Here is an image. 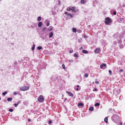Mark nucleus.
<instances>
[{
	"label": "nucleus",
	"instance_id": "52",
	"mask_svg": "<svg viewBox=\"0 0 125 125\" xmlns=\"http://www.w3.org/2000/svg\"><path fill=\"white\" fill-rule=\"evenodd\" d=\"M46 29V28H44V29H43V30L44 31H45V30Z\"/></svg>",
	"mask_w": 125,
	"mask_h": 125
},
{
	"label": "nucleus",
	"instance_id": "27",
	"mask_svg": "<svg viewBox=\"0 0 125 125\" xmlns=\"http://www.w3.org/2000/svg\"><path fill=\"white\" fill-rule=\"evenodd\" d=\"M35 44L32 47V50H34L35 49Z\"/></svg>",
	"mask_w": 125,
	"mask_h": 125
},
{
	"label": "nucleus",
	"instance_id": "24",
	"mask_svg": "<svg viewBox=\"0 0 125 125\" xmlns=\"http://www.w3.org/2000/svg\"><path fill=\"white\" fill-rule=\"evenodd\" d=\"M119 46L120 48H122L124 47L123 45L122 44H120Z\"/></svg>",
	"mask_w": 125,
	"mask_h": 125
},
{
	"label": "nucleus",
	"instance_id": "6",
	"mask_svg": "<svg viewBox=\"0 0 125 125\" xmlns=\"http://www.w3.org/2000/svg\"><path fill=\"white\" fill-rule=\"evenodd\" d=\"M100 51V49L99 48H96L94 51V52L96 53H98Z\"/></svg>",
	"mask_w": 125,
	"mask_h": 125
},
{
	"label": "nucleus",
	"instance_id": "7",
	"mask_svg": "<svg viewBox=\"0 0 125 125\" xmlns=\"http://www.w3.org/2000/svg\"><path fill=\"white\" fill-rule=\"evenodd\" d=\"M66 92L69 95V96L72 97L73 96V93L67 91H66Z\"/></svg>",
	"mask_w": 125,
	"mask_h": 125
},
{
	"label": "nucleus",
	"instance_id": "29",
	"mask_svg": "<svg viewBox=\"0 0 125 125\" xmlns=\"http://www.w3.org/2000/svg\"><path fill=\"white\" fill-rule=\"evenodd\" d=\"M84 77H87L88 76V74L87 73L85 74L84 75Z\"/></svg>",
	"mask_w": 125,
	"mask_h": 125
},
{
	"label": "nucleus",
	"instance_id": "36",
	"mask_svg": "<svg viewBox=\"0 0 125 125\" xmlns=\"http://www.w3.org/2000/svg\"><path fill=\"white\" fill-rule=\"evenodd\" d=\"M34 24L32 23V25L31 26V27L33 28L34 26Z\"/></svg>",
	"mask_w": 125,
	"mask_h": 125
},
{
	"label": "nucleus",
	"instance_id": "8",
	"mask_svg": "<svg viewBox=\"0 0 125 125\" xmlns=\"http://www.w3.org/2000/svg\"><path fill=\"white\" fill-rule=\"evenodd\" d=\"M106 67V65L105 64L103 63L102 64L100 65V67L101 68H102L103 67Z\"/></svg>",
	"mask_w": 125,
	"mask_h": 125
},
{
	"label": "nucleus",
	"instance_id": "25",
	"mask_svg": "<svg viewBox=\"0 0 125 125\" xmlns=\"http://www.w3.org/2000/svg\"><path fill=\"white\" fill-rule=\"evenodd\" d=\"M74 56L75 57H78V55L77 54H76V53H75L74 54Z\"/></svg>",
	"mask_w": 125,
	"mask_h": 125
},
{
	"label": "nucleus",
	"instance_id": "45",
	"mask_svg": "<svg viewBox=\"0 0 125 125\" xmlns=\"http://www.w3.org/2000/svg\"><path fill=\"white\" fill-rule=\"evenodd\" d=\"M95 83L96 84H98L99 83V82L98 81H96L95 82Z\"/></svg>",
	"mask_w": 125,
	"mask_h": 125
},
{
	"label": "nucleus",
	"instance_id": "12",
	"mask_svg": "<svg viewBox=\"0 0 125 125\" xmlns=\"http://www.w3.org/2000/svg\"><path fill=\"white\" fill-rule=\"evenodd\" d=\"M82 52L84 53L87 54L88 53V52L86 50H83L82 51Z\"/></svg>",
	"mask_w": 125,
	"mask_h": 125
},
{
	"label": "nucleus",
	"instance_id": "28",
	"mask_svg": "<svg viewBox=\"0 0 125 125\" xmlns=\"http://www.w3.org/2000/svg\"><path fill=\"white\" fill-rule=\"evenodd\" d=\"M42 48V47L41 46H38L37 47V49L39 50H40Z\"/></svg>",
	"mask_w": 125,
	"mask_h": 125
},
{
	"label": "nucleus",
	"instance_id": "33",
	"mask_svg": "<svg viewBox=\"0 0 125 125\" xmlns=\"http://www.w3.org/2000/svg\"><path fill=\"white\" fill-rule=\"evenodd\" d=\"M50 23L49 22H47V23L46 25L47 26H48L49 25Z\"/></svg>",
	"mask_w": 125,
	"mask_h": 125
},
{
	"label": "nucleus",
	"instance_id": "41",
	"mask_svg": "<svg viewBox=\"0 0 125 125\" xmlns=\"http://www.w3.org/2000/svg\"><path fill=\"white\" fill-rule=\"evenodd\" d=\"M83 47L82 46H81V47L79 49L80 50H82L83 49Z\"/></svg>",
	"mask_w": 125,
	"mask_h": 125
},
{
	"label": "nucleus",
	"instance_id": "38",
	"mask_svg": "<svg viewBox=\"0 0 125 125\" xmlns=\"http://www.w3.org/2000/svg\"><path fill=\"white\" fill-rule=\"evenodd\" d=\"M109 73L110 74V75H111V73H112V71L111 70H109Z\"/></svg>",
	"mask_w": 125,
	"mask_h": 125
},
{
	"label": "nucleus",
	"instance_id": "39",
	"mask_svg": "<svg viewBox=\"0 0 125 125\" xmlns=\"http://www.w3.org/2000/svg\"><path fill=\"white\" fill-rule=\"evenodd\" d=\"M18 104H19V103H18L17 104H14V106H15V107H16L17 106V105H18Z\"/></svg>",
	"mask_w": 125,
	"mask_h": 125
},
{
	"label": "nucleus",
	"instance_id": "3",
	"mask_svg": "<svg viewBox=\"0 0 125 125\" xmlns=\"http://www.w3.org/2000/svg\"><path fill=\"white\" fill-rule=\"evenodd\" d=\"M43 32V33H40L39 34L40 35L41 34V37H42L43 39H44L45 37L46 36V32Z\"/></svg>",
	"mask_w": 125,
	"mask_h": 125
},
{
	"label": "nucleus",
	"instance_id": "51",
	"mask_svg": "<svg viewBox=\"0 0 125 125\" xmlns=\"http://www.w3.org/2000/svg\"><path fill=\"white\" fill-rule=\"evenodd\" d=\"M76 87H79V86L78 85H77L76 86Z\"/></svg>",
	"mask_w": 125,
	"mask_h": 125
},
{
	"label": "nucleus",
	"instance_id": "22",
	"mask_svg": "<svg viewBox=\"0 0 125 125\" xmlns=\"http://www.w3.org/2000/svg\"><path fill=\"white\" fill-rule=\"evenodd\" d=\"M7 93V92L6 91H5L4 92L2 93V95H4L5 94H6Z\"/></svg>",
	"mask_w": 125,
	"mask_h": 125
},
{
	"label": "nucleus",
	"instance_id": "42",
	"mask_svg": "<svg viewBox=\"0 0 125 125\" xmlns=\"http://www.w3.org/2000/svg\"><path fill=\"white\" fill-rule=\"evenodd\" d=\"M113 14L114 15H116V12L115 11H114L113 13Z\"/></svg>",
	"mask_w": 125,
	"mask_h": 125
},
{
	"label": "nucleus",
	"instance_id": "40",
	"mask_svg": "<svg viewBox=\"0 0 125 125\" xmlns=\"http://www.w3.org/2000/svg\"><path fill=\"white\" fill-rule=\"evenodd\" d=\"M73 50H70L69 51V52L70 53H72L73 52Z\"/></svg>",
	"mask_w": 125,
	"mask_h": 125
},
{
	"label": "nucleus",
	"instance_id": "63",
	"mask_svg": "<svg viewBox=\"0 0 125 125\" xmlns=\"http://www.w3.org/2000/svg\"><path fill=\"white\" fill-rule=\"evenodd\" d=\"M66 99H65V100H66Z\"/></svg>",
	"mask_w": 125,
	"mask_h": 125
},
{
	"label": "nucleus",
	"instance_id": "14",
	"mask_svg": "<svg viewBox=\"0 0 125 125\" xmlns=\"http://www.w3.org/2000/svg\"><path fill=\"white\" fill-rule=\"evenodd\" d=\"M94 108L93 107H91L89 108V110L90 111H92L94 110Z\"/></svg>",
	"mask_w": 125,
	"mask_h": 125
},
{
	"label": "nucleus",
	"instance_id": "18",
	"mask_svg": "<svg viewBox=\"0 0 125 125\" xmlns=\"http://www.w3.org/2000/svg\"><path fill=\"white\" fill-rule=\"evenodd\" d=\"M78 106H83V104L82 103H79L78 104Z\"/></svg>",
	"mask_w": 125,
	"mask_h": 125
},
{
	"label": "nucleus",
	"instance_id": "53",
	"mask_svg": "<svg viewBox=\"0 0 125 125\" xmlns=\"http://www.w3.org/2000/svg\"><path fill=\"white\" fill-rule=\"evenodd\" d=\"M56 79H57V80L59 79V78H58V77H56Z\"/></svg>",
	"mask_w": 125,
	"mask_h": 125
},
{
	"label": "nucleus",
	"instance_id": "49",
	"mask_svg": "<svg viewBox=\"0 0 125 125\" xmlns=\"http://www.w3.org/2000/svg\"><path fill=\"white\" fill-rule=\"evenodd\" d=\"M112 110V109L111 108H110L109 109V111H111Z\"/></svg>",
	"mask_w": 125,
	"mask_h": 125
},
{
	"label": "nucleus",
	"instance_id": "9",
	"mask_svg": "<svg viewBox=\"0 0 125 125\" xmlns=\"http://www.w3.org/2000/svg\"><path fill=\"white\" fill-rule=\"evenodd\" d=\"M75 7H73L71 9V11L73 12H76V10H74V9L75 8Z\"/></svg>",
	"mask_w": 125,
	"mask_h": 125
},
{
	"label": "nucleus",
	"instance_id": "16",
	"mask_svg": "<svg viewBox=\"0 0 125 125\" xmlns=\"http://www.w3.org/2000/svg\"><path fill=\"white\" fill-rule=\"evenodd\" d=\"M85 2V0H81V4H84Z\"/></svg>",
	"mask_w": 125,
	"mask_h": 125
},
{
	"label": "nucleus",
	"instance_id": "48",
	"mask_svg": "<svg viewBox=\"0 0 125 125\" xmlns=\"http://www.w3.org/2000/svg\"><path fill=\"white\" fill-rule=\"evenodd\" d=\"M58 2H59V4L60 5V3H61L60 1H59Z\"/></svg>",
	"mask_w": 125,
	"mask_h": 125
},
{
	"label": "nucleus",
	"instance_id": "20",
	"mask_svg": "<svg viewBox=\"0 0 125 125\" xmlns=\"http://www.w3.org/2000/svg\"><path fill=\"white\" fill-rule=\"evenodd\" d=\"M100 105V104H99L98 103H96L95 104V106H99Z\"/></svg>",
	"mask_w": 125,
	"mask_h": 125
},
{
	"label": "nucleus",
	"instance_id": "60",
	"mask_svg": "<svg viewBox=\"0 0 125 125\" xmlns=\"http://www.w3.org/2000/svg\"><path fill=\"white\" fill-rule=\"evenodd\" d=\"M0 99H1V98H0Z\"/></svg>",
	"mask_w": 125,
	"mask_h": 125
},
{
	"label": "nucleus",
	"instance_id": "32",
	"mask_svg": "<svg viewBox=\"0 0 125 125\" xmlns=\"http://www.w3.org/2000/svg\"><path fill=\"white\" fill-rule=\"evenodd\" d=\"M9 111L11 112L13 111V109H10Z\"/></svg>",
	"mask_w": 125,
	"mask_h": 125
},
{
	"label": "nucleus",
	"instance_id": "13",
	"mask_svg": "<svg viewBox=\"0 0 125 125\" xmlns=\"http://www.w3.org/2000/svg\"><path fill=\"white\" fill-rule=\"evenodd\" d=\"M76 86H75L74 87V89L75 90H76V91H78L79 90H80V88H76Z\"/></svg>",
	"mask_w": 125,
	"mask_h": 125
},
{
	"label": "nucleus",
	"instance_id": "30",
	"mask_svg": "<svg viewBox=\"0 0 125 125\" xmlns=\"http://www.w3.org/2000/svg\"><path fill=\"white\" fill-rule=\"evenodd\" d=\"M62 67L63 69H65V66L64 65V64H62Z\"/></svg>",
	"mask_w": 125,
	"mask_h": 125
},
{
	"label": "nucleus",
	"instance_id": "50",
	"mask_svg": "<svg viewBox=\"0 0 125 125\" xmlns=\"http://www.w3.org/2000/svg\"><path fill=\"white\" fill-rule=\"evenodd\" d=\"M78 42H81V41L80 40V39H79L78 40Z\"/></svg>",
	"mask_w": 125,
	"mask_h": 125
},
{
	"label": "nucleus",
	"instance_id": "21",
	"mask_svg": "<svg viewBox=\"0 0 125 125\" xmlns=\"http://www.w3.org/2000/svg\"><path fill=\"white\" fill-rule=\"evenodd\" d=\"M7 100L9 101H10L12 100V98H7Z\"/></svg>",
	"mask_w": 125,
	"mask_h": 125
},
{
	"label": "nucleus",
	"instance_id": "26",
	"mask_svg": "<svg viewBox=\"0 0 125 125\" xmlns=\"http://www.w3.org/2000/svg\"><path fill=\"white\" fill-rule=\"evenodd\" d=\"M68 15L71 18H72L73 17V16L72 15L70 14H68Z\"/></svg>",
	"mask_w": 125,
	"mask_h": 125
},
{
	"label": "nucleus",
	"instance_id": "17",
	"mask_svg": "<svg viewBox=\"0 0 125 125\" xmlns=\"http://www.w3.org/2000/svg\"><path fill=\"white\" fill-rule=\"evenodd\" d=\"M104 121L105 123H107L108 122V118L107 117H105L104 119Z\"/></svg>",
	"mask_w": 125,
	"mask_h": 125
},
{
	"label": "nucleus",
	"instance_id": "57",
	"mask_svg": "<svg viewBox=\"0 0 125 125\" xmlns=\"http://www.w3.org/2000/svg\"><path fill=\"white\" fill-rule=\"evenodd\" d=\"M38 84L39 85H40V83H38Z\"/></svg>",
	"mask_w": 125,
	"mask_h": 125
},
{
	"label": "nucleus",
	"instance_id": "37",
	"mask_svg": "<svg viewBox=\"0 0 125 125\" xmlns=\"http://www.w3.org/2000/svg\"><path fill=\"white\" fill-rule=\"evenodd\" d=\"M71 10V9L70 8H68L67 9V10L68 11H70Z\"/></svg>",
	"mask_w": 125,
	"mask_h": 125
},
{
	"label": "nucleus",
	"instance_id": "58",
	"mask_svg": "<svg viewBox=\"0 0 125 125\" xmlns=\"http://www.w3.org/2000/svg\"><path fill=\"white\" fill-rule=\"evenodd\" d=\"M114 110H114V109H113V111H114Z\"/></svg>",
	"mask_w": 125,
	"mask_h": 125
},
{
	"label": "nucleus",
	"instance_id": "23",
	"mask_svg": "<svg viewBox=\"0 0 125 125\" xmlns=\"http://www.w3.org/2000/svg\"><path fill=\"white\" fill-rule=\"evenodd\" d=\"M72 31H76L77 29L76 28H73Z\"/></svg>",
	"mask_w": 125,
	"mask_h": 125
},
{
	"label": "nucleus",
	"instance_id": "11",
	"mask_svg": "<svg viewBox=\"0 0 125 125\" xmlns=\"http://www.w3.org/2000/svg\"><path fill=\"white\" fill-rule=\"evenodd\" d=\"M42 25V23L41 22H39L38 24V26L39 27H41Z\"/></svg>",
	"mask_w": 125,
	"mask_h": 125
},
{
	"label": "nucleus",
	"instance_id": "62",
	"mask_svg": "<svg viewBox=\"0 0 125 125\" xmlns=\"http://www.w3.org/2000/svg\"><path fill=\"white\" fill-rule=\"evenodd\" d=\"M66 99H65V100H66Z\"/></svg>",
	"mask_w": 125,
	"mask_h": 125
},
{
	"label": "nucleus",
	"instance_id": "46",
	"mask_svg": "<svg viewBox=\"0 0 125 125\" xmlns=\"http://www.w3.org/2000/svg\"><path fill=\"white\" fill-rule=\"evenodd\" d=\"M97 90L96 89V88H95L94 89V91H97Z\"/></svg>",
	"mask_w": 125,
	"mask_h": 125
},
{
	"label": "nucleus",
	"instance_id": "61",
	"mask_svg": "<svg viewBox=\"0 0 125 125\" xmlns=\"http://www.w3.org/2000/svg\"><path fill=\"white\" fill-rule=\"evenodd\" d=\"M120 43L121 42L120 41Z\"/></svg>",
	"mask_w": 125,
	"mask_h": 125
},
{
	"label": "nucleus",
	"instance_id": "1",
	"mask_svg": "<svg viewBox=\"0 0 125 125\" xmlns=\"http://www.w3.org/2000/svg\"><path fill=\"white\" fill-rule=\"evenodd\" d=\"M111 119L114 122H118L119 120V116L116 114L112 116Z\"/></svg>",
	"mask_w": 125,
	"mask_h": 125
},
{
	"label": "nucleus",
	"instance_id": "43",
	"mask_svg": "<svg viewBox=\"0 0 125 125\" xmlns=\"http://www.w3.org/2000/svg\"><path fill=\"white\" fill-rule=\"evenodd\" d=\"M69 62H73V61L72 60H69Z\"/></svg>",
	"mask_w": 125,
	"mask_h": 125
},
{
	"label": "nucleus",
	"instance_id": "54",
	"mask_svg": "<svg viewBox=\"0 0 125 125\" xmlns=\"http://www.w3.org/2000/svg\"><path fill=\"white\" fill-rule=\"evenodd\" d=\"M28 121H31V120H30V119H28Z\"/></svg>",
	"mask_w": 125,
	"mask_h": 125
},
{
	"label": "nucleus",
	"instance_id": "47",
	"mask_svg": "<svg viewBox=\"0 0 125 125\" xmlns=\"http://www.w3.org/2000/svg\"><path fill=\"white\" fill-rule=\"evenodd\" d=\"M123 70L122 69H121L120 70L119 72H122L123 71Z\"/></svg>",
	"mask_w": 125,
	"mask_h": 125
},
{
	"label": "nucleus",
	"instance_id": "64",
	"mask_svg": "<svg viewBox=\"0 0 125 125\" xmlns=\"http://www.w3.org/2000/svg\"><path fill=\"white\" fill-rule=\"evenodd\" d=\"M66 99H65V100H66Z\"/></svg>",
	"mask_w": 125,
	"mask_h": 125
},
{
	"label": "nucleus",
	"instance_id": "19",
	"mask_svg": "<svg viewBox=\"0 0 125 125\" xmlns=\"http://www.w3.org/2000/svg\"><path fill=\"white\" fill-rule=\"evenodd\" d=\"M41 17L40 16L39 17L37 18V21H41Z\"/></svg>",
	"mask_w": 125,
	"mask_h": 125
},
{
	"label": "nucleus",
	"instance_id": "2",
	"mask_svg": "<svg viewBox=\"0 0 125 125\" xmlns=\"http://www.w3.org/2000/svg\"><path fill=\"white\" fill-rule=\"evenodd\" d=\"M112 20L109 17L106 18L105 20V23L106 25L109 24L112 22Z\"/></svg>",
	"mask_w": 125,
	"mask_h": 125
},
{
	"label": "nucleus",
	"instance_id": "5",
	"mask_svg": "<svg viewBox=\"0 0 125 125\" xmlns=\"http://www.w3.org/2000/svg\"><path fill=\"white\" fill-rule=\"evenodd\" d=\"M29 87L27 86H23L20 88L23 91H26L29 89Z\"/></svg>",
	"mask_w": 125,
	"mask_h": 125
},
{
	"label": "nucleus",
	"instance_id": "10",
	"mask_svg": "<svg viewBox=\"0 0 125 125\" xmlns=\"http://www.w3.org/2000/svg\"><path fill=\"white\" fill-rule=\"evenodd\" d=\"M53 33L52 32H51L49 34V37L51 38L53 36Z\"/></svg>",
	"mask_w": 125,
	"mask_h": 125
},
{
	"label": "nucleus",
	"instance_id": "59",
	"mask_svg": "<svg viewBox=\"0 0 125 125\" xmlns=\"http://www.w3.org/2000/svg\"><path fill=\"white\" fill-rule=\"evenodd\" d=\"M124 41H125V40H124Z\"/></svg>",
	"mask_w": 125,
	"mask_h": 125
},
{
	"label": "nucleus",
	"instance_id": "55",
	"mask_svg": "<svg viewBox=\"0 0 125 125\" xmlns=\"http://www.w3.org/2000/svg\"><path fill=\"white\" fill-rule=\"evenodd\" d=\"M65 14H67V15H68V13H67V12H66L65 13Z\"/></svg>",
	"mask_w": 125,
	"mask_h": 125
},
{
	"label": "nucleus",
	"instance_id": "31",
	"mask_svg": "<svg viewBox=\"0 0 125 125\" xmlns=\"http://www.w3.org/2000/svg\"><path fill=\"white\" fill-rule=\"evenodd\" d=\"M54 44L56 45H58L59 44V43H58V42H54Z\"/></svg>",
	"mask_w": 125,
	"mask_h": 125
},
{
	"label": "nucleus",
	"instance_id": "15",
	"mask_svg": "<svg viewBox=\"0 0 125 125\" xmlns=\"http://www.w3.org/2000/svg\"><path fill=\"white\" fill-rule=\"evenodd\" d=\"M53 28L52 26H50L48 29V30L50 31H52Z\"/></svg>",
	"mask_w": 125,
	"mask_h": 125
},
{
	"label": "nucleus",
	"instance_id": "44",
	"mask_svg": "<svg viewBox=\"0 0 125 125\" xmlns=\"http://www.w3.org/2000/svg\"><path fill=\"white\" fill-rule=\"evenodd\" d=\"M13 94L15 95H16L17 94V93L16 92H14V93Z\"/></svg>",
	"mask_w": 125,
	"mask_h": 125
},
{
	"label": "nucleus",
	"instance_id": "34",
	"mask_svg": "<svg viewBox=\"0 0 125 125\" xmlns=\"http://www.w3.org/2000/svg\"><path fill=\"white\" fill-rule=\"evenodd\" d=\"M52 123V121H51L50 120H49V121H48V123H49V124H50Z\"/></svg>",
	"mask_w": 125,
	"mask_h": 125
},
{
	"label": "nucleus",
	"instance_id": "35",
	"mask_svg": "<svg viewBox=\"0 0 125 125\" xmlns=\"http://www.w3.org/2000/svg\"><path fill=\"white\" fill-rule=\"evenodd\" d=\"M83 36L84 38H87L88 36L85 35V34L83 35Z\"/></svg>",
	"mask_w": 125,
	"mask_h": 125
},
{
	"label": "nucleus",
	"instance_id": "56",
	"mask_svg": "<svg viewBox=\"0 0 125 125\" xmlns=\"http://www.w3.org/2000/svg\"><path fill=\"white\" fill-rule=\"evenodd\" d=\"M120 125H122V123L121 122L120 123Z\"/></svg>",
	"mask_w": 125,
	"mask_h": 125
},
{
	"label": "nucleus",
	"instance_id": "4",
	"mask_svg": "<svg viewBox=\"0 0 125 125\" xmlns=\"http://www.w3.org/2000/svg\"><path fill=\"white\" fill-rule=\"evenodd\" d=\"M38 100L40 102H43L44 100V98L42 95L40 96L38 98Z\"/></svg>",
	"mask_w": 125,
	"mask_h": 125
}]
</instances>
